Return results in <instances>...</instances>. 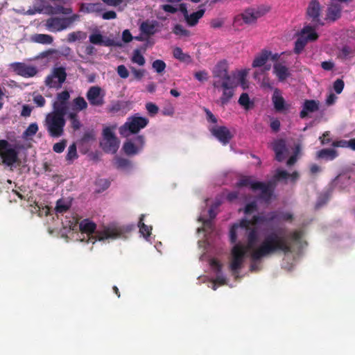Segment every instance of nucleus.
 <instances>
[{
    "mask_svg": "<svg viewBox=\"0 0 355 355\" xmlns=\"http://www.w3.org/2000/svg\"><path fill=\"white\" fill-rule=\"evenodd\" d=\"M152 67L157 73H161L165 70L166 65L163 60H156L153 62Z\"/></svg>",
    "mask_w": 355,
    "mask_h": 355,
    "instance_id": "obj_49",
    "label": "nucleus"
},
{
    "mask_svg": "<svg viewBox=\"0 0 355 355\" xmlns=\"http://www.w3.org/2000/svg\"><path fill=\"white\" fill-rule=\"evenodd\" d=\"M272 149L275 153V158L277 161L282 162L284 158L286 151V142L284 139H278L273 143Z\"/></svg>",
    "mask_w": 355,
    "mask_h": 355,
    "instance_id": "obj_26",
    "label": "nucleus"
},
{
    "mask_svg": "<svg viewBox=\"0 0 355 355\" xmlns=\"http://www.w3.org/2000/svg\"><path fill=\"white\" fill-rule=\"evenodd\" d=\"M173 32L174 34L180 36L189 37L190 35L189 31L185 29L180 24H176L173 29Z\"/></svg>",
    "mask_w": 355,
    "mask_h": 355,
    "instance_id": "obj_48",
    "label": "nucleus"
},
{
    "mask_svg": "<svg viewBox=\"0 0 355 355\" xmlns=\"http://www.w3.org/2000/svg\"><path fill=\"white\" fill-rule=\"evenodd\" d=\"M214 89L222 91V95L219 98L221 106L227 105L234 95V89L238 87V83L235 80L227 82H213Z\"/></svg>",
    "mask_w": 355,
    "mask_h": 355,
    "instance_id": "obj_8",
    "label": "nucleus"
},
{
    "mask_svg": "<svg viewBox=\"0 0 355 355\" xmlns=\"http://www.w3.org/2000/svg\"><path fill=\"white\" fill-rule=\"evenodd\" d=\"M44 123L51 137L58 138L64 134V128L66 124L64 116L50 112L46 114Z\"/></svg>",
    "mask_w": 355,
    "mask_h": 355,
    "instance_id": "obj_4",
    "label": "nucleus"
},
{
    "mask_svg": "<svg viewBox=\"0 0 355 355\" xmlns=\"http://www.w3.org/2000/svg\"><path fill=\"white\" fill-rule=\"evenodd\" d=\"M268 7H261L257 10L252 8L246 9L241 15V17L245 24H252L257 21V19L264 15L269 11Z\"/></svg>",
    "mask_w": 355,
    "mask_h": 355,
    "instance_id": "obj_15",
    "label": "nucleus"
},
{
    "mask_svg": "<svg viewBox=\"0 0 355 355\" xmlns=\"http://www.w3.org/2000/svg\"><path fill=\"white\" fill-rule=\"evenodd\" d=\"M338 152L332 148H324L317 153V157L320 159L333 160L338 156Z\"/></svg>",
    "mask_w": 355,
    "mask_h": 355,
    "instance_id": "obj_31",
    "label": "nucleus"
},
{
    "mask_svg": "<svg viewBox=\"0 0 355 355\" xmlns=\"http://www.w3.org/2000/svg\"><path fill=\"white\" fill-rule=\"evenodd\" d=\"M211 135L214 136L221 144L227 145L232 138L230 130L225 126L214 125L209 128Z\"/></svg>",
    "mask_w": 355,
    "mask_h": 355,
    "instance_id": "obj_14",
    "label": "nucleus"
},
{
    "mask_svg": "<svg viewBox=\"0 0 355 355\" xmlns=\"http://www.w3.org/2000/svg\"><path fill=\"white\" fill-rule=\"evenodd\" d=\"M238 103L246 110L252 108L254 106L253 101H250L249 95L247 93L241 94L238 101Z\"/></svg>",
    "mask_w": 355,
    "mask_h": 355,
    "instance_id": "obj_37",
    "label": "nucleus"
},
{
    "mask_svg": "<svg viewBox=\"0 0 355 355\" xmlns=\"http://www.w3.org/2000/svg\"><path fill=\"white\" fill-rule=\"evenodd\" d=\"M205 13L204 10H199L195 12L191 13L190 15H186V20L187 24L190 26H193L198 22V20L202 17L203 15Z\"/></svg>",
    "mask_w": 355,
    "mask_h": 355,
    "instance_id": "obj_34",
    "label": "nucleus"
},
{
    "mask_svg": "<svg viewBox=\"0 0 355 355\" xmlns=\"http://www.w3.org/2000/svg\"><path fill=\"white\" fill-rule=\"evenodd\" d=\"M271 55V52L267 50H262L252 62V67H260L263 66Z\"/></svg>",
    "mask_w": 355,
    "mask_h": 355,
    "instance_id": "obj_28",
    "label": "nucleus"
},
{
    "mask_svg": "<svg viewBox=\"0 0 355 355\" xmlns=\"http://www.w3.org/2000/svg\"><path fill=\"white\" fill-rule=\"evenodd\" d=\"M214 80L213 82H227L235 80V77H232L228 73V67L225 61L218 62L212 70Z\"/></svg>",
    "mask_w": 355,
    "mask_h": 355,
    "instance_id": "obj_12",
    "label": "nucleus"
},
{
    "mask_svg": "<svg viewBox=\"0 0 355 355\" xmlns=\"http://www.w3.org/2000/svg\"><path fill=\"white\" fill-rule=\"evenodd\" d=\"M68 118L70 120L71 128L74 130H78L81 127L80 121L78 119V114L75 112H71L68 114Z\"/></svg>",
    "mask_w": 355,
    "mask_h": 355,
    "instance_id": "obj_40",
    "label": "nucleus"
},
{
    "mask_svg": "<svg viewBox=\"0 0 355 355\" xmlns=\"http://www.w3.org/2000/svg\"><path fill=\"white\" fill-rule=\"evenodd\" d=\"M273 73L276 75L279 82H284L291 75L288 68L281 63H275L274 64Z\"/></svg>",
    "mask_w": 355,
    "mask_h": 355,
    "instance_id": "obj_23",
    "label": "nucleus"
},
{
    "mask_svg": "<svg viewBox=\"0 0 355 355\" xmlns=\"http://www.w3.org/2000/svg\"><path fill=\"white\" fill-rule=\"evenodd\" d=\"M158 21L153 20L152 21H146L141 23L140 26V31L141 33L147 35H153L156 32V28L158 26Z\"/></svg>",
    "mask_w": 355,
    "mask_h": 355,
    "instance_id": "obj_25",
    "label": "nucleus"
},
{
    "mask_svg": "<svg viewBox=\"0 0 355 355\" xmlns=\"http://www.w3.org/2000/svg\"><path fill=\"white\" fill-rule=\"evenodd\" d=\"M75 109L78 111L85 110L87 107V103L82 96H78L73 101Z\"/></svg>",
    "mask_w": 355,
    "mask_h": 355,
    "instance_id": "obj_46",
    "label": "nucleus"
},
{
    "mask_svg": "<svg viewBox=\"0 0 355 355\" xmlns=\"http://www.w3.org/2000/svg\"><path fill=\"white\" fill-rule=\"evenodd\" d=\"M68 105L69 103L55 101L53 103V111L51 112L53 114L65 116L69 110Z\"/></svg>",
    "mask_w": 355,
    "mask_h": 355,
    "instance_id": "obj_30",
    "label": "nucleus"
},
{
    "mask_svg": "<svg viewBox=\"0 0 355 355\" xmlns=\"http://www.w3.org/2000/svg\"><path fill=\"white\" fill-rule=\"evenodd\" d=\"M105 94L102 93V89L98 86L91 87L87 94L86 97L92 106H102L105 103Z\"/></svg>",
    "mask_w": 355,
    "mask_h": 355,
    "instance_id": "obj_13",
    "label": "nucleus"
},
{
    "mask_svg": "<svg viewBox=\"0 0 355 355\" xmlns=\"http://www.w3.org/2000/svg\"><path fill=\"white\" fill-rule=\"evenodd\" d=\"M80 231L83 234H87L88 240L104 241L105 239H115L120 238L123 234L130 231L128 228L121 226H109L104 227L103 230L96 231V225L89 219H84L79 223Z\"/></svg>",
    "mask_w": 355,
    "mask_h": 355,
    "instance_id": "obj_2",
    "label": "nucleus"
},
{
    "mask_svg": "<svg viewBox=\"0 0 355 355\" xmlns=\"http://www.w3.org/2000/svg\"><path fill=\"white\" fill-rule=\"evenodd\" d=\"M33 6L38 13L44 12L47 15H53L54 7L49 5L44 0H35Z\"/></svg>",
    "mask_w": 355,
    "mask_h": 355,
    "instance_id": "obj_27",
    "label": "nucleus"
},
{
    "mask_svg": "<svg viewBox=\"0 0 355 355\" xmlns=\"http://www.w3.org/2000/svg\"><path fill=\"white\" fill-rule=\"evenodd\" d=\"M320 11L321 6L318 1L311 0L306 9V15L315 26L323 25L320 18Z\"/></svg>",
    "mask_w": 355,
    "mask_h": 355,
    "instance_id": "obj_16",
    "label": "nucleus"
},
{
    "mask_svg": "<svg viewBox=\"0 0 355 355\" xmlns=\"http://www.w3.org/2000/svg\"><path fill=\"white\" fill-rule=\"evenodd\" d=\"M194 77L200 82L207 81L208 80V72L205 70L197 71L194 73Z\"/></svg>",
    "mask_w": 355,
    "mask_h": 355,
    "instance_id": "obj_57",
    "label": "nucleus"
},
{
    "mask_svg": "<svg viewBox=\"0 0 355 355\" xmlns=\"http://www.w3.org/2000/svg\"><path fill=\"white\" fill-rule=\"evenodd\" d=\"M254 248H249L241 243H236L234 245L231 251L232 261L230 265V270L234 274L239 273L242 268L247 250H253Z\"/></svg>",
    "mask_w": 355,
    "mask_h": 355,
    "instance_id": "obj_6",
    "label": "nucleus"
},
{
    "mask_svg": "<svg viewBox=\"0 0 355 355\" xmlns=\"http://www.w3.org/2000/svg\"><path fill=\"white\" fill-rule=\"evenodd\" d=\"M231 76L235 77V81L238 83V85L239 83L243 85L246 79L247 71L245 70L236 71L233 72Z\"/></svg>",
    "mask_w": 355,
    "mask_h": 355,
    "instance_id": "obj_43",
    "label": "nucleus"
},
{
    "mask_svg": "<svg viewBox=\"0 0 355 355\" xmlns=\"http://www.w3.org/2000/svg\"><path fill=\"white\" fill-rule=\"evenodd\" d=\"M173 56L175 58L182 61L185 62L191 59L190 55L184 53L182 49L180 47H176L173 50Z\"/></svg>",
    "mask_w": 355,
    "mask_h": 355,
    "instance_id": "obj_45",
    "label": "nucleus"
},
{
    "mask_svg": "<svg viewBox=\"0 0 355 355\" xmlns=\"http://www.w3.org/2000/svg\"><path fill=\"white\" fill-rule=\"evenodd\" d=\"M146 108L148 114L151 116H154L158 113L159 107L157 105L153 103H147L146 104Z\"/></svg>",
    "mask_w": 355,
    "mask_h": 355,
    "instance_id": "obj_56",
    "label": "nucleus"
},
{
    "mask_svg": "<svg viewBox=\"0 0 355 355\" xmlns=\"http://www.w3.org/2000/svg\"><path fill=\"white\" fill-rule=\"evenodd\" d=\"M33 102L37 107H42L46 104V100L41 94H37L33 96Z\"/></svg>",
    "mask_w": 355,
    "mask_h": 355,
    "instance_id": "obj_62",
    "label": "nucleus"
},
{
    "mask_svg": "<svg viewBox=\"0 0 355 355\" xmlns=\"http://www.w3.org/2000/svg\"><path fill=\"white\" fill-rule=\"evenodd\" d=\"M72 13V9L71 8H64L62 6H58L54 7L53 15L63 14L69 15Z\"/></svg>",
    "mask_w": 355,
    "mask_h": 355,
    "instance_id": "obj_52",
    "label": "nucleus"
},
{
    "mask_svg": "<svg viewBox=\"0 0 355 355\" xmlns=\"http://www.w3.org/2000/svg\"><path fill=\"white\" fill-rule=\"evenodd\" d=\"M302 232L300 230H294L289 234V237L292 241H295L297 243H300L302 238Z\"/></svg>",
    "mask_w": 355,
    "mask_h": 355,
    "instance_id": "obj_58",
    "label": "nucleus"
},
{
    "mask_svg": "<svg viewBox=\"0 0 355 355\" xmlns=\"http://www.w3.org/2000/svg\"><path fill=\"white\" fill-rule=\"evenodd\" d=\"M11 67L17 75L25 78L33 77L37 73L35 67L28 66L21 62L12 63Z\"/></svg>",
    "mask_w": 355,
    "mask_h": 355,
    "instance_id": "obj_17",
    "label": "nucleus"
},
{
    "mask_svg": "<svg viewBox=\"0 0 355 355\" xmlns=\"http://www.w3.org/2000/svg\"><path fill=\"white\" fill-rule=\"evenodd\" d=\"M252 189L253 191L261 190L260 198L266 202H269L272 196V189L270 183H263L261 182H256L252 184Z\"/></svg>",
    "mask_w": 355,
    "mask_h": 355,
    "instance_id": "obj_20",
    "label": "nucleus"
},
{
    "mask_svg": "<svg viewBox=\"0 0 355 355\" xmlns=\"http://www.w3.org/2000/svg\"><path fill=\"white\" fill-rule=\"evenodd\" d=\"M67 73L64 67L54 68L51 75L48 76L45 80V84L51 88L59 89L66 80Z\"/></svg>",
    "mask_w": 355,
    "mask_h": 355,
    "instance_id": "obj_11",
    "label": "nucleus"
},
{
    "mask_svg": "<svg viewBox=\"0 0 355 355\" xmlns=\"http://www.w3.org/2000/svg\"><path fill=\"white\" fill-rule=\"evenodd\" d=\"M31 39L33 42L42 44H50L53 41V37L46 34H35Z\"/></svg>",
    "mask_w": 355,
    "mask_h": 355,
    "instance_id": "obj_35",
    "label": "nucleus"
},
{
    "mask_svg": "<svg viewBox=\"0 0 355 355\" xmlns=\"http://www.w3.org/2000/svg\"><path fill=\"white\" fill-rule=\"evenodd\" d=\"M71 203L66 199L60 198L57 200L55 210L57 214H64L71 207Z\"/></svg>",
    "mask_w": 355,
    "mask_h": 355,
    "instance_id": "obj_33",
    "label": "nucleus"
},
{
    "mask_svg": "<svg viewBox=\"0 0 355 355\" xmlns=\"http://www.w3.org/2000/svg\"><path fill=\"white\" fill-rule=\"evenodd\" d=\"M123 149L127 155H134L141 150L132 140H128L123 144Z\"/></svg>",
    "mask_w": 355,
    "mask_h": 355,
    "instance_id": "obj_32",
    "label": "nucleus"
},
{
    "mask_svg": "<svg viewBox=\"0 0 355 355\" xmlns=\"http://www.w3.org/2000/svg\"><path fill=\"white\" fill-rule=\"evenodd\" d=\"M145 215L141 214L139 218V221L138 223V227H139V232L143 235L144 237L147 238L150 236L151 231H152V227L148 226L144 224V219Z\"/></svg>",
    "mask_w": 355,
    "mask_h": 355,
    "instance_id": "obj_36",
    "label": "nucleus"
},
{
    "mask_svg": "<svg viewBox=\"0 0 355 355\" xmlns=\"http://www.w3.org/2000/svg\"><path fill=\"white\" fill-rule=\"evenodd\" d=\"M277 214L276 212L270 211L267 214H261L259 215H254L251 220L243 218L241 220V230H249L248 231V248H252L258 240V232L255 227H252V225L258 224L270 223L276 221Z\"/></svg>",
    "mask_w": 355,
    "mask_h": 355,
    "instance_id": "obj_3",
    "label": "nucleus"
},
{
    "mask_svg": "<svg viewBox=\"0 0 355 355\" xmlns=\"http://www.w3.org/2000/svg\"><path fill=\"white\" fill-rule=\"evenodd\" d=\"M0 157L3 164L8 166H12L14 164L20 162L17 151L10 148L9 142L5 139L0 140Z\"/></svg>",
    "mask_w": 355,
    "mask_h": 355,
    "instance_id": "obj_9",
    "label": "nucleus"
},
{
    "mask_svg": "<svg viewBox=\"0 0 355 355\" xmlns=\"http://www.w3.org/2000/svg\"><path fill=\"white\" fill-rule=\"evenodd\" d=\"M276 212L277 214L276 221L277 223L281 221H291L293 218V216L292 214L289 212H284L280 211H273Z\"/></svg>",
    "mask_w": 355,
    "mask_h": 355,
    "instance_id": "obj_47",
    "label": "nucleus"
},
{
    "mask_svg": "<svg viewBox=\"0 0 355 355\" xmlns=\"http://www.w3.org/2000/svg\"><path fill=\"white\" fill-rule=\"evenodd\" d=\"M67 145V141L63 139L60 142L55 143L53 146V150L57 153H61L64 151Z\"/></svg>",
    "mask_w": 355,
    "mask_h": 355,
    "instance_id": "obj_55",
    "label": "nucleus"
},
{
    "mask_svg": "<svg viewBox=\"0 0 355 355\" xmlns=\"http://www.w3.org/2000/svg\"><path fill=\"white\" fill-rule=\"evenodd\" d=\"M149 123L146 117L135 115L128 119V121L120 128V134L123 136H128L130 134H137L141 129L144 128Z\"/></svg>",
    "mask_w": 355,
    "mask_h": 355,
    "instance_id": "obj_5",
    "label": "nucleus"
},
{
    "mask_svg": "<svg viewBox=\"0 0 355 355\" xmlns=\"http://www.w3.org/2000/svg\"><path fill=\"white\" fill-rule=\"evenodd\" d=\"M272 101L275 110L278 112H282L288 110L290 107V105L286 103L284 98L280 94V92L277 89L275 90L272 94Z\"/></svg>",
    "mask_w": 355,
    "mask_h": 355,
    "instance_id": "obj_21",
    "label": "nucleus"
},
{
    "mask_svg": "<svg viewBox=\"0 0 355 355\" xmlns=\"http://www.w3.org/2000/svg\"><path fill=\"white\" fill-rule=\"evenodd\" d=\"M132 61L135 63L138 64L140 66H143L145 64V58L140 53L139 50H135L132 58Z\"/></svg>",
    "mask_w": 355,
    "mask_h": 355,
    "instance_id": "obj_50",
    "label": "nucleus"
},
{
    "mask_svg": "<svg viewBox=\"0 0 355 355\" xmlns=\"http://www.w3.org/2000/svg\"><path fill=\"white\" fill-rule=\"evenodd\" d=\"M89 42L95 45L104 46H112L114 45L113 40L109 37H104L101 33H94L89 37Z\"/></svg>",
    "mask_w": 355,
    "mask_h": 355,
    "instance_id": "obj_22",
    "label": "nucleus"
},
{
    "mask_svg": "<svg viewBox=\"0 0 355 355\" xmlns=\"http://www.w3.org/2000/svg\"><path fill=\"white\" fill-rule=\"evenodd\" d=\"M220 205V202H215L211 205L209 209V216L211 219H214L216 218L217 213L216 212V210L218 208V207Z\"/></svg>",
    "mask_w": 355,
    "mask_h": 355,
    "instance_id": "obj_63",
    "label": "nucleus"
},
{
    "mask_svg": "<svg viewBox=\"0 0 355 355\" xmlns=\"http://www.w3.org/2000/svg\"><path fill=\"white\" fill-rule=\"evenodd\" d=\"M38 131V125L36 123H31L23 132L24 138H28L34 136Z\"/></svg>",
    "mask_w": 355,
    "mask_h": 355,
    "instance_id": "obj_44",
    "label": "nucleus"
},
{
    "mask_svg": "<svg viewBox=\"0 0 355 355\" xmlns=\"http://www.w3.org/2000/svg\"><path fill=\"white\" fill-rule=\"evenodd\" d=\"M116 71L121 78H127L129 76V71L123 64L118 66Z\"/></svg>",
    "mask_w": 355,
    "mask_h": 355,
    "instance_id": "obj_59",
    "label": "nucleus"
},
{
    "mask_svg": "<svg viewBox=\"0 0 355 355\" xmlns=\"http://www.w3.org/2000/svg\"><path fill=\"white\" fill-rule=\"evenodd\" d=\"M327 18L335 21L341 17V6L338 4H331L327 10Z\"/></svg>",
    "mask_w": 355,
    "mask_h": 355,
    "instance_id": "obj_29",
    "label": "nucleus"
},
{
    "mask_svg": "<svg viewBox=\"0 0 355 355\" xmlns=\"http://www.w3.org/2000/svg\"><path fill=\"white\" fill-rule=\"evenodd\" d=\"M204 112L206 114V119L209 123L216 124L218 123V118L208 109L204 107Z\"/></svg>",
    "mask_w": 355,
    "mask_h": 355,
    "instance_id": "obj_54",
    "label": "nucleus"
},
{
    "mask_svg": "<svg viewBox=\"0 0 355 355\" xmlns=\"http://www.w3.org/2000/svg\"><path fill=\"white\" fill-rule=\"evenodd\" d=\"M141 150L143 149L145 144V138L143 135H137L132 140Z\"/></svg>",
    "mask_w": 355,
    "mask_h": 355,
    "instance_id": "obj_64",
    "label": "nucleus"
},
{
    "mask_svg": "<svg viewBox=\"0 0 355 355\" xmlns=\"http://www.w3.org/2000/svg\"><path fill=\"white\" fill-rule=\"evenodd\" d=\"M103 141L101 146L107 153H114L119 148V142L110 127H105L103 130Z\"/></svg>",
    "mask_w": 355,
    "mask_h": 355,
    "instance_id": "obj_10",
    "label": "nucleus"
},
{
    "mask_svg": "<svg viewBox=\"0 0 355 355\" xmlns=\"http://www.w3.org/2000/svg\"><path fill=\"white\" fill-rule=\"evenodd\" d=\"M256 182L252 181L251 178L249 177H245L243 178H241L237 183L236 186L238 187H250L252 189V184L255 183Z\"/></svg>",
    "mask_w": 355,
    "mask_h": 355,
    "instance_id": "obj_53",
    "label": "nucleus"
},
{
    "mask_svg": "<svg viewBox=\"0 0 355 355\" xmlns=\"http://www.w3.org/2000/svg\"><path fill=\"white\" fill-rule=\"evenodd\" d=\"M319 110V103L315 100H306L303 104L302 110L300 113V116L304 119L307 116L309 112H314Z\"/></svg>",
    "mask_w": 355,
    "mask_h": 355,
    "instance_id": "obj_24",
    "label": "nucleus"
},
{
    "mask_svg": "<svg viewBox=\"0 0 355 355\" xmlns=\"http://www.w3.org/2000/svg\"><path fill=\"white\" fill-rule=\"evenodd\" d=\"M87 33L85 32L78 31L69 33L67 35V42L69 43L75 42L78 40H83L86 39Z\"/></svg>",
    "mask_w": 355,
    "mask_h": 355,
    "instance_id": "obj_38",
    "label": "nucleus"
},
{
    "mask_svg": "<svg viewBox=\"0 0 355 355\" xmlns=\"http://www.w3.org/2000/svg\"><path fill=\"white\" fill-rule=\"evenodd\" d=\"M46 27L51 32H59L67 28L64 17H51L46 20Z\"/></svg>",
    "mask_w": 355,
    "mask_h": 355,
    "instance_id": "obj_19",
    "label": "nucleus"
},
{
    "mask_svg": "<svg viewBox=\"0 0 355 355\" xmlns=\"http://www.w3.org/2000/svg\"><path fill=\"white\" fill-rule=\"evenodd\" d=\"M318 35L315 31L313 26H305L300 31L298 38L295 42L294 52L300 54L308 43V42H313L318 40Z\"/></svg>",
    "mask_w": 355,
    "mask_h": 355,
    "instance_id": "obj_7",
    "label": "nucleus"
},
{
    "mask_svg": "<svg viewBox=\"0 0 355 355\" xmlns=\"http://www.w3.org/2000/svg\"><path fill=\"white\" fill-rule=\"evenodd\" d=\"M292 245L286 237L277 232H270L266 234L261 244L257 248H254L250 254L253 261L261 260L262 258L282 252L284 254L292 252Z\"/></svg>",
    "mask_w": 355,
    "mask_h": 355,
    "instance_id": "obj_1",
    "label": "nucleus"
},
{
    "mask_svg": "<svg viewBox=\"0 0 355 355\" xmlns=\"http://www.w3.org/2000/svg\"><path fill=\"white\" fill-rule=\"evenodd\" d=\"M95 139V133L93 130L85 132L82 137L81 141L87 143Z\"/></svg>",
    "mask_w": 355,
    "mask_h": 355,
    "instance_id": "obj_61",
    "label": "nucleus"
},
{
    "mask_svg": "<svg viewBox=\"0 0 355 355\" xmlns=\"http://www.w3.org/2000/svg\"><path fill=\"white\" fill-rule=\"evenodd\" d=\"M241 227V221L239 223L234 224L230 231V239L232 243H236L239 238L243 239L244 237L247 238V247L248 248V231L249 230H242Z\"/></svg>",
    "mask_w": 355,
    "mask_h": 355,
    "instance_id": "obj_18",
    "label": "nucleus"
},
{
    "mask_svg": "<svg viewBox=\"0 0 355 355\" xmlns=\"http://www.w3.org/2000/svg\"><path fill=\"white\" fill-rule=\"evenodd\" d=\"M70 94L68 91L64 90L57 94L55 101L69 103Z\"/></svg>",
    "mask_w": 355,
    "mask_h": 355,
    "instance_id": "obj_51",
    "label": "nucleus"
},
{
    "mask_svg": "<svg viewBox=\"0 0 355 355\" xmlns=\"http://www.w3.org/2000/svg\"><path fill=\"white\" fill-rule=\"evenodd\" d=\"M116 165L118 168L128 170L132 167V162L128 159L119 157L116 160Z\"/></svg>",
    "mask_w": 355,
    "mask_h": 355,
    "instance_id": "obj_42",
    "label": "nucleus"
},
{
    "mask_svg": "<svg viewBox=\"0 0 355 355\" xmlns=\"http://www.w3.org/2000/svg\"><path fill=\"white\" fill-rule=\"evenodd\" d=\"M78 158L77 148L75 143L71 144L68 148V151L66 155V160L69 163H72L76 159Z\"/></svg>",
    "mask_w": 355,
    "mask_h": 355,
    "instance_id": "obj_41",
    "label": "nucleus"
},
{
    "mask_svg": "<svg viewBox=\"0 0 355 355\" xmlns=\"http://www.w3.org/2000/svg\"><path fill=\"white\" fill-rule=\"evenodd\" d=\"M102 9V4L100 3H86L82 4L80 10L85 12H99Z\"/></svg>",
    "mask_w": 355,
    "mask_h": 355,
    "instance_id": "obj_39",
    "label": "nucleus"
},
{
    "mask_svg": "<svg viewBox=\"0 0 355 355\" xmlns=\"http://www.w3.org/2000/svg\"><path fill=\"white\" fill-rule=\"evenodd\" d=\"M344 86L345 83L342 79H337L334 83V89L338 94H340L343 92Z\"/></svg>",
    "mask_w": 355,
    "mask_h": 355,
    "instance_id": "obj_60",
    "label": "nucleus"
}]
</instances>
